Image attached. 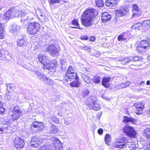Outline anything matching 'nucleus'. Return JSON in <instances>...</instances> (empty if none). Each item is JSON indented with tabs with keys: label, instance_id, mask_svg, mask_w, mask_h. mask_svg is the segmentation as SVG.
I'll return each mask as SVG.
<instances>
[{
	"label": "nucleus",
	"instance_id": "f257e3e1",
	"mask_svg": "<svg viewBox=\"0 0 150 150\" xmlns=\"http://www.w3.org/2000/svg\"><path fill=\"white\" fill-rule=\"evenodd\" d=\"M19 16L22 17L21 22L25 24L32 21L35 16L33 13L30 11H23L12 8L9 9L4 14L3 18L6 21H7L9 18Z\"/></svg>",
	"mask_w": 150,
	"mask_h": 150
},
{
	"label": "nucleus",
	"instance_id": "f03ea898",
	"mask_svg": "<svg viewBox=\"0 0 150 150\" xmlns=\"http://www.w3.org/2000/svg\"><path fill=\"white\" fill-rule=\"evenodd\" d=\"M95 10L89 8L86 10L82 13L81 18L82 24L86 27L92 25V21L94 17Z\"/></svg>",
	"mask_w": 150,
	"mask_h": 150
},
{
	"label": "nucleus",
	"instance_id": "7ed1b4c3",
	"mask_svg": "<svg viewBox=\"0 0 150 150\" xmlns=\"http://www.w3.org/2000/svg\"><path fill=\"white\" fill-rule=\"evenodd\" d=\"M52 144H46L38 149V150H62V146L59 141Z\"/></svg>",
	"mask_w": 150,
	"mask_h": 150
},
{
	"label": "nucleus",
	"instance_id": "20e7f679",
	"mask_svg": "<svg viewBox=\"0 0 150 150\" xmlns=\"http://www.w3.org/2000/svg\"><path fill=\"white\" fill-rule=\"evenodd\" d=\"M40 25L38 23H30L27 27L28 33L30 35L36 34L40 29Z\"/></svg>",
	"mask_w": 150,
	"mask_h": 150
},
{
	"label": "nucleus",
	"instance_id": "39448f33",
	"mask_svg": "<svg viewBox=\"0 0 150 150\" xmlns=\"http://www.w3.org/2000/svg\"><path fill=\"white\" fill-rule=\"evenodd\" d=\"M76 69L72 66H70L69 67L68 69L67 72L66 76L64 77V80L66 81H68V80L71 81L72 79H75L76 73H75Z\"/></svg>",
	"mask_w": 150,
	"mask_h": 150
},
{
	"label": "nucleus",
	"instance_id": "423d86ee",
	"mask_svg": "<svg viewBox=\"0 0 150 150\" xmlns=\"http://www.w3.org/2000/svg\"><path fill=\"white\" fill-rule=\"evenodd\" d=\"M12 112L11 119L12 120H15L19 119L23 114L22 110L19 109L18 106H15L13 108Z\"/></svg>",
	"mask_w": 150,
	"mask_h": 150
},
{
	"label": "nucleus",
	"instance_id": "0eeeda50",
	"mask_svg": "<svg viewBox=\"0 0 150 150\" xmlns=\"http://www.w3.org/2000/svg\"><path fill=\"white\" fill-rule=\"evenodd\" d=\"M86 104L90 109L94 110L97 111L100 109V106L96 99H91Z\"/></svg>",
	"mask_w": 150,
	"mask_h": 150
},
{
	"label": "nucleus",
	"instance_id": "6e6552de",
	"mask_svg": "<svg viewBox=\"0 0 150 150\" xmlns=\"http://www.w3.org/2000/svg\"><path fill=\"white\" fill-rule=\"evenodd\" d=\"M13 143L14 147L17 149L18 150H20L23 148L25 144V142L23 140L19 137L16 138Z\"/></svg>",
	"mask_w": 150,
	"mask_h": 150
},
{
	"label": "nucleus",
	"instance_id": "1a4fd4ad",
	"mask_svg": "<svg viewBox=\"0 0 150 150\" xmlns=\"http://www.w3.org/2000/svg\"><path fill=\"white\" fill-rule=\"evenodd\" d=\"M123 130L124 132L129 137H133L136 134L134 128L129 125L125 126L123 128Z\"/></svg>",
	"mask_w": 150,
	"mask_h": 150
},
{
	"label": "nucleus",
	"instance_id": "9d476101",
	"mask_svg": "<svg viewBox=\"0 0 150 150\" xmlns=\"http://www.w3.org/2000/svg\"><path fill=\"white\" fill-rule=\"evenodd\" d=\"M43 142L42 139L34 137L32 138L30 144L32 147H37Z\"/></svg>",
	"mask_w": 150,
	"mask_h": 150
},
{
	"label": "nucleus",
	"instance_id": "9b49d317",
	"mask_svg": "<svg viewBox=\"0 0 150 150\" xmlns=\"http://www.w3.org/2000/svg\"><path fill=\"white\" fill-rule=\"evenodd\" d=\"M115 11L116 16L119 17L126 15L128 12V9L125 6H121L119 9L115 10Z\"/></svg>",
	"mask_w": 150,
	"mask_h": 150
},
{
	"label": "nucleus",
	"instance_id": "f8f14e48",
	"mask_svg": "<svg viewBox=\"0 0 150 150\" xmlns=\"http://www.w3.org/2000/svg\"><path fill=\"white\" fill-rule=\"evenodd\" d=\"M57 66V63L56 61L53 60L49 63L47 62V64L44 65L43 67L44 69H48L49 70L55 69Z\"/></svg>",
	"mask_w": 150,
	"mask_h": 150
},
{
	"label": "nucleus",
	"instance_id": "ddd939ff",
	"mask_svg": "<svg viewBox=\"0 0 150 150\" xmlns=\"http://www.w3.org/2000/svg\"><path fill=\"white\" fill-rule=\"evenodd\" d=\"M44 124L42 122H38L36 121L33 122L30 126V128L31 129L33 128H37V131L38 132L42 131L44 128Z\"/></svg>",
	"mask_w": 150,
	"mask_h": 150
},
{
	"label": "nucleus",
	"instance_id": "4468645a",
	"mask_svg": "<svg viewBox=\"0 0 150 150\" xmlns=\"http://www.w3.org/2000/svg\"><path fill=\"white\" fill-rule=\"evenodd\" d=\"M59 48V49L53 45H50L47 47V50L50 52L51 54L53 56H57L60 50Z\"/></svg>",
	"mask_w": 150,
	"mask_h": 150
},
{
	"label": "nucleus",
	"instance_id": "2eb2a0df",
	"mask_svg": "<svg viewBox=\"0 0 150 150\" xmlns=\"http://www.w3.org/2000/svg\"><path fill=\"white\" fill-rule=\"evenodd\" d=\"M118 0H107L105 2L106 6L112 8L117 6L118 4Z\"/></svg>",
	"mask_w": 150,
	"mask_h": 150
},
{
	"label": "nucleus",
	"instance_id": "dca6fc26",
	"mask_svg": "<svg viewBox=\"0 0 150 150\" xmlns=\"http://www.w3.org/2000/svg\"><path fill=\"white\" fill-rule=\"evenodd\" d=\"M16 42L17 45L20 47L25 46L27 45V41L25 40L22 36L18 37Z\"/></svg>",
	"mask_w": 150,
	"mask_h": 150
},
{
	"label": "nucleus",
	"instance_id": "f3484780",
	"mask_svg": "<svg viewBox=\"0 0 150 150\" xmlns=\"http://www.w3.org/2000/svg\"><path fill=\"white\" fill-rule=\"evenodd\" d=\"M130 33L129 32L124 33L120 35L118 37L117 40L119 41H126L129 38Z\"/></svg>",
	"mask_w": 150,
	"mask_h": 150
},
{
	"label": "nucleus",
	"instance_id": "a211bd4d",
	"mask_svg": "<svg viewBox=\"0 0 150 150\" xmlns=\"http://www.w3.org/2000/svg\"><path fill=\"white\" fill-rule=\"evenodd\" d=\"M38 59L40 62L42 64L44 67V65H46L48 61L47 57L45 55L40 54L38 56Z\"/></svg>",
	"mask_w": 150,
	"mask_h": 150
},
{
	"label": "nucleus",
	"instance_id": "6ab92c4d",
	"mask_svg": "<svg viewBox=\"0 0 150 150\" xmlns=\"http://www.w3.org/2000/svg\"><path fill=\"white\" fill-rule=\"evenodd\" d=\"M111 79V77L110 76H105L102 79V85L105 88H108L109 87L108 82L110 81Z\"/></svg>",
	"mask_w": 150,
	"mask_h": 150
},
{
	"label": "nucleus",
	"instance_id": "aec40b11",
	"mask_svg": "<svg viewBox=\"0 0 150 150\" xmlns=\"http://www.w3.org/2000/svg\"><path fill=\"white\" fill-rule=\"evenodd\" d=\"M111 18V15L107 12H104L102 15L101 19L104 23L110 20Z\"/></svg>",
	"mask_w": 150,
	"mask_h": 150
},
{
	"label": "nucleus",
	"instance_id": "412c9836",
	"mask_svg": "<svg viewBox=\"0 0 150 150\" xmlns=\"http://www.w3.org/2000/svg\"><path fill=\"white\" fill-rule=\"evenodd\" d=\"M20 28L19 26H18L15 23H13L11 25V27L10 30H9V32L10 33L14 34Z\"/></svg>",
	"mask_w": 150,
	"mask_h": 150
},
{
	"label": "nucleus",
	"instance_id": "4be33fe9",
	"mask_svg": "<svg viewBox=\"0 0 150 150\" xmlns=\"http://www.w3.org/2000/svg\"><path fill=\"white\" fill-rule=\"evenodd\" d=\"M143 46V45H141L140 44H139L137 48V51L139 52L143 53L149 49V48L146 47H144Z\"/></svg>",
	"mask_w": 150,
	"mask_h": 150
},
{
	"label": "nucleus",
	"instance_id": "5701e85b",
	"mask_svg": "<svg viewBox=\"0 0 150 150\" xmlns=\"http://www.w3.org/2000/svg\"><path fill=\"white\" fill-rule=\"evenodd\" d=\"M132 58L130 57H126L124 58L120 59L119 61L121 62V63L123 65L128 64V63L131 61Z\"/></svg>",
	"mask_w": 150,
	"mask_h": 150
},
{
	"label": "nucleus",
	"instance_id": "b1692460",
	"mask_svg": "<svg viewBox=\"0 0 150 150\" xmlns=\"http://www.w3.org/2000/svg\"><path fill=\"white\" fill-rule=\"evenodd\" d=\"M78 79V76L76 75L74 80L70 83L71 86L73 87H78L79 85V83Z\"/></svg>",
	"mask_w": 150,
	"mask_h": 150
},
{
	"label": "nucleus",
	"instance_id": "393cba45",
	"mask_svg": "<svg viewBox=\"0 0 150 150\" xmlns=\"http://www.w3.org/2000/svg\"><path fill=\"white\" fill-rule=\"evenodd\" d=\"M134 105L137 109L138 111H142L144 109V104L142 102H137Z\"/></svg>",
	"mask_w": 150,
	"mask_h": 150
},
{
	"label": "nucleus",
	"instance_id": "a878e982",
	"mask_svg": "<svg viewBox=\"0 0 150 150\" xmlns=\"http://www.w3.org/2000/svg\"><path fill=\"white\" fill-rule=\"evenodd\" d=\"M7 89L8 93H11L15 88V85L13 83H9L6 84Z\"/></svg>",
	"mask_w": 150,
	"mask_h": 150
},
{
	"label": "nucleus",
	"instance_id": "bb28decb",
	"mask_svg": "<svg viewBox=\"0 0 150 150\" xmlns=\"http://www.w3.org/2000/svg\"><path fill=\"white\" fill-rule=\"evenodd\" d=\"M139 44L141 45H143L144 47H146L149 48L150 44L149 40H144L141 41Z\"/></svg>",
	"mask_w": 150,
	"mask_h": 150
},
{
	"label": "nucleus",
	"instance_id": "cd10ccee",
	"mask_svg": "<svg viewBox=\"0 0 150 150\" xmlns=\"http://www.w3.org/2000/svg\"><path fill=\"white\" fill-rule=\"evenodd\" d=\"M140 11V9L136 5H134L133 7V16L135 17L137 14L138 12Z\"/></svg>",
	"mask_w": 150,
	"mask_h": 150
},
{
	"label": "nucleus",
	"instance_id": "c85d7f7f",
	"mask_svg": "<svg viewBox=\"0 0 150 150\" xmlns=\"http://www.w3.org/2000/svg\"><path fill=\"white\" fill-rule=\"evenodd\" d=\"M50 129L51 133H56L58 132V129L57 127L53 124L51 125Z\"/></svg>",
	"mask_w": 150,
	"mask_h": 150
},
{
	"label": "nucleus",
	"instance_id": "c756f323",
	"mask_svg": "<svg viewBox=\"0 0 150 150\" xmlns=\"http://www.w3.org/2000/svg\"><path fill=\"white\" fill-rule=\"evenodd\" d=\"M81 77L83 81L87 83H89L91 80L89 77L84 74L81 75Z\"/></svg>",
	"mask_w": 150,
	"mask_h": 150
},
{
	"label": "nucleus",
	"instance_id": "7c9ffc66",
	"mask_svg": "<svg viewBox=\"0 0 150 150\" xmlns=\"http://www.w3.org/2000/svg\"><path fill=\"white\" fill-rule=\"evenodd\" d=\"M135 120L132 117H129L126 116L124 117V119L123 120V122H131L132 123L134 122Z\"/></svg>",
	"mask_w": 150,
	"mask_h": 150
},
{
	"label": "nucleus",
	"instance_id": "2f4dec72",
	"mask_svg": "<svg viewBox=\"0 0 150 150\" xmlns=\"http://www.w3.org/2000/svg\"><path fill=\"white\" fill-rule=\"evenodd\" d=\"M101 78L99 76L96 75L94 76L93 79V82L95 83H100Z\"/></svg>",
	"mask_w": 150,
	"mask_h": 150
},
{
	"label": "nucleus",
	"instance_id": "473e14b6",
	"mask_svg": "<svg viewBox=\"0 0 150 150\" xmlns=\"http://www.w3.org/2000/svg\"><path fill=\"white\" fill-rule=\"evenodd\" d=\"M96 6L98 7H102L104 5L103 0H96Z\"/></svg>",
	"mask_w": 150,
	"mask_h": 150
},
{
	"label": "nucleus",
	"instance_id": "72a5a7b5",
	"mask_svg": "<svg viewBox=\"0 0 150 150\" xmlns=\"http://www.w3.org/2000/svg\"><path fill=\"white\" fill-rule=\"evenodd\" d=\"M111 138L110 135L108 134H107L105 137V141L106 143L107 144H109V142H110Z\"/></svg>",
	"mask_w": 150,
	"mask_h": 150
},
{
	"label": "nucleus",
	"instance_id": "f704fd0d",
	"mask_svg": "<svg viewBox=\"0 0 150 150\" xmlns=\"http://www.w3.org/2000/svg\"><path fill=\"white\" fill-rule=\"evenodd\" d=\"M39 18L42 22H46L47 20V17L44 14H41L39 17Z\"/></svg>",
	"mask_w": 150,
	"mask_h": 150
},
{
	"label": "nucleus",
	"instance_id": "c9c22d12",
	"mask_svg": "<svg viewBox=\"0 0 150 150\" xmlns=\"http://www.w3.org/2000/svg\"><path fill=\"white\" fill-rule=\"evenodd\" d=\"M116 147L120 148H124L125 146V145L122 143L120 142V141H117L116 143Z\"/></svg>",
	"mask_w": 150,
	"mask_h": 150
},
{
	"label": "nucleus",
	"instance_id": "e433bc0d",
	"mask_svg": "<svg viewBox=\"0 0 150 150\" xmlns=\"http://www.w3.org/2000/svg\"><path fill=\"white\" fill-rule=\"evenodd\" d=\"M144 135L145 137L150 135V128H147L144 131Z\"/></svg>",
	"mask_w": 150,
	"mask_h": 150
},
{
	"label": "nucleus",
	"instance_id": "4c0bfd02",
	"mask_svg": "<svg viewBox=\"0 0 150 150\" xmlns=\"http://www.w3.org/2000/svg\"><path fill=\"white\" fill-rule=\"evenodd\" d=\"M143 24L144 26L150 28V20H145L143 21Z\"/></svg>",
	"mask_w": 150,
	"mask_h": 150
},
{
	"label": "nucleus",
	"instance_id": "58836bf2",
	"mask_svg": "<svg viewBox=\"0 0 150 150\" xmlns=\"http://www.w3.org/2000/svg\"><path fill=\"white\" fill-rule=\"evenodd\" d=\"M44 83L46 84L51 85H53V82L52 80L47 78V79L45 80Z\"/></svg>",
	"mask_w": 150,
	"mask_h": 150
},
{
	"label": "nucleus",
	"instance_id": "ea45409f",
	"mask_svg": "<svg viewBox=\"0 0 150 150\" xmlns=\"http://www.w3.org/2000/svg\"><path fill=\"white\" fill-rule=\"evenodd\" d=\"M90 93V91L88 89H86L84 90L82 92V95L84 97H85L87 96Z\"/></svg>",
	"mask_w": 150,
	"mask_h": 150
},
{
	"label": "nucleus",
	"instance_id": "a19ab883",
	"mask_svg": "<svg viewBox=\"0 0 150 150\" xmlns=\"http://www.w3.org/2000/svg\"><path fill=\"white\" fill-rule=\"evenodd\" d=\"M16 93L15 92H13L11 94H8L7 95V98L8 99H10L11 98L14 99Z\"/></svg>",
	"mask_w": 150,
	"mask_h": 150
},
{
	"label": "nucleus",
	"instance_id": "79ce46f5",
	"mask_svg": "<svg viewBox=\"0 0 150 150\" xmlns=\"http://www.w3.org/2000/svg\"><path fill=\"white\" fill-rule=\"evenodd\" d=\"M10 128V127L9 126L8 127L4 126L3 127H0V131L1 132L4 131V132H7L8 131H6V130L7 129H9Z\"/></svg>",
	"mask_w": 150,
	"mask_h": 150
},
{
	"label": "nucleus",
	"instance_id": "37998d69",
	"mask_svg": "<svg viewBox=\"0 0 150 150\" xmlns=\"http://www.w3.org/2000/svg\"><path fill=\"white\" fill-rule=\"evenodd\" d=\"M48 1L50 5H52L57 3H59L60 0H48Z\"/></svg>",
	"mask_w": 150,
	"mask_h": 150
},
{
	"label": "nucleus",
	"instance_id": "c03bdc74",
	"mask_svg": "<svg viewBox=\"0 0 150 150\" xmlns=\"http://www.w3.org/2000/svg\"><path fill=\"white\" fill-rule=\"evenodd\" d=\"M38 78L41 81H42L44 82L45 80L47 79V77L42 74Z\"/></svg>",
	"mask_w": 150,
	"mask_h": 150
},
{
	"label": "nucleus",
	"instance_id": "a18cd8bd",
	"mask_svg": "<svg viewBox=\"0 0 150 150\" xmlns=\"http://www.w3.org/2000/svg\"><path fill=\"white\" fill-rule=\"evenodd\" d=\"M117 87L118 89H121L126 87L125 84L124 83H122L117 85Z\"/></svg>",
	"mask_w": 150,
	"mask_h": 150
},
{
	"label": "nucleus",
	"instance_id": "49530a36",
	"mask_svg": "<svg viewBox=\"0 0 150 150\" xmlns=\"http://www.w3.org/2000/svg\"><path fill=\"white\" fill-rule=\"evenodd\" d=\"M130 58H132L131 60L133 61H138L141 59V58L139 57L135 56L133 57H130Z\"/></svg>",
	"mask_w": 150,
	"mask_h": 150
},
{
	"label": "nucleus",
	"instance_id": "de8ad7c7",
	"mask_svg": "<svg viewBox=\"0 0 150 150\" xmlns=\"http://www.w3.org/2000/svg\"><path fill=\"white\" fill-rule=\"evenodd\" d=\"M4 23V22L3 21H0V30H4V25L3 23Z\"/></svg>",
	"mask_w": 150,
	"mask_h": 150
},
{
	"label": "nucleus",
	"instance_id": "09e8293b",
	"mask_svg": "<svg viewBox=\"0 0 150 150\" xmlns=\"http://www.w3.org/2000/svg\"><path fill=\"white\" fill-rule=\"evenodd\" d=\"M138 27V30H140L142 29V26L143 25V22L141 23H137Z\"/></svg>",
	"mask_w": 150,
	"mask_h": 150
},
{
	"label": "nucleus",
	"instance_id": "8fccbe9b",
	"mask_svg": "<svg viewBox=\"0 0 150 150\" xmlns=\"http://www.w3.org/2000/svg\"><path fill=\"white\" fill-rule=\"evenodd\" d=\"M72 24L77 27H79V25L78 21L76 20H74L73 21Z\"/></svg>",
	"mask_w": 150,
	"mask_h": 150
},
{
	"label": "nucleus",
	"instance_id": "3c124183",
	"mask_svg": "<svg viewBox=\"0 0 150 150\" xmlns=\"http://www.w3.org/2000/svg\"><path fill=\"white\" fill-rule=\"evenodd\" d=\"M51 119L55 123L57 124L59 123V120L57 118L54 117H51Z\"/></svg>",
	"mask_w": 150,
	"mask_h": 150
},
{
	"label": "nucleus",
	"instance_id": "603ef678",
	"mask_svg": "<svg viewBox=\"0 0 150 150\" xmlns=\"http://www.w3.org/2000/svg\"><path fill=\"white\" fill-rule=\"evenodd\" d=\"M34 72V73L38 76V78L42 74L40 71L37 70H35Z\"/></svg>",
	"mask_w": 150,
	"mask_h": 150
},
{
	"label": "nucleus",
	"instance_id": "864d4df0",
	"mask_svg": "<svg viewBox=\"0 0 150 150\" xmlns=\"http://www.w3.org/2000/svg\"><path fill=\"white\" fill-rule=\"evenodd\" d=\"M5 110L4 107H1V108H0V114L1 115L3 114Z\"/></svg>",
	"mask_w": 150,
	"mask_h": 150
},
{
	"label": "nucleus",
	"instance_id": "5fc2aeb1",
	"mask_svg": "<svg viewBox=\"0 0 150 150\" xmlns=\"http://www.w3.org/2000/svg\"><path fill=\"white\" fill-rule=\"evenodd\" d=\"M138 27L137 23L132 25V29H133L138 30Z\"/></svg>",
	"mask_w": 150,
	"mask_h": 150
},
{
	"label": "nucleus",
	"instance_id": "6e6d98bb",
	"mask_svg": "<svg viewBox=\"0 0 150 150\" xmlns=\"http://www.w3.org/2000/svg\"><path fill=\"white\" fill-rule=\"evenodd\" d=\"M4 37L3 34V30H0V39H2Z\"/></svg>",
	"mask_w": 150,
	"mask_h": 150
},
{
	"label": "nucleus",
	"instance_id": "4d7b16f0",
	"mask_svg": "<svg viewBox=\"0 0 150 150\" xmlns=\"http://www.w3.org/2000/svg\"><path fill=\"white\" fill-rule=\"evenodd\" d=\"M81 38L82 40H86L88 39V37L86 35H84L81 36Z\"/></svg>",
	"mask_w": 150,
	"mask_h": 150
},
{
	"label": "nucleus",
	"instance_id": "13d9d810",
	"mask_svg": "<svg viewBox=\"0 0 150 150\" xmlns=\"http://www.w3.org/2000/svg\"><path fill=\"white\" fill-rule=\"evenodd\" d=\"M98 133L100 135H102L103 133V129L101 128L99 129L98 131Z\"/></svg>",
	"mask_w": 150,
	"mask_h": 150
},
{
	"label": "nucleus",
	"instance_id": "bf43d9fd",
	"mask_svg": "<svg viewBox=\"0 0 150 150\" xmlns=\"http://www.w3.org/2000/svg\"><path fill=\"white\" fill-rule=\"evenodd\" d=\"M142 111H138L137 109L135 111V112L137 115H139L142 113Z\"/></svg>",
	"mask_w": 150,
	"mask_h": 150
},
{
	"label": "nucleus",
	"instance_id": "052dcab7",
	"mask_svg": "<svg viewBox=\"0 0 150 150\" xmlns=\"http://www.w3.org/2000/svg\"><path fill=\"white\" fill-rule=\"evenodd\" d=\"M102 97L106 99V100H110V98H108V97H105L104 96V95H102Z\"/></svg>",
	"mask_w": 150,
	"mask_h": 150
},
{
	"label": "nucleus",
	"instance_id": "680f3d73",
	"mask_svg": "<svg viewBox=\"0 0 150 150\" xmlns=\"http://www.w3.org/2000/svg\"><path fill=\"white\" fill-rule=\"evenodd\" d=\"M95 39V37H94L93 36L91 37L90 38V40L92 41H94Z\"/></svg>",
	"mask_w": 150,
	"mask_h": 150
},
{
	"label": "nucleus",
	"instance_id": "e2e57ef3",
	"mask_svg": "<svg viewBox=\"0 0 150 150\" xmlns=\"http://www.w3.org/2000/svg\"><path fill=\"white\" fill-rule=\"evenodd\" d=\"M130 82L129 81H127L125 82V87H126L127 86H128L129 85V84Z\"/></svg>",
	"mask_w": 150,
	"mask_h": 150
},
{
	"label": "nucleus",
	"instance_id": "0e129e2a",
	"mask_svg": "<svg viewBox=\"0 0 150 150\" xmlns=\"http://www.w3.org/2000/svg\"><path fill=\"white\" fill-rule=\"evenodd\" d=\"M4 103L0 102V108H1V107H4Z\"/></svg>",
	"mask_w": 150,
	"mask_h": 150
},
{
	"label": "nucleus",
	"instance_id": "69168bd1",
	"mask_svg": "<svg viewBox=\"0 0 150 150\" xmlns=\"http://www.w3.org/2000/svg\"><path fill=\"white\" fill-rule=\"evenodd\" d=\"M3 53L1 50H0V57H2L3 56Z\"/></svg>",
	"mask_w": 150,
	"mask_h": 150
},
{
	"label": "nucleus",
	"instance_id": "338daca9",
	"mask_svg": "<svg viewBox=\"0 0 150 150\" xmlns=\"http://www.w3.org/2000/svg\"><path fill=\"white\" fill-rule=\"evenodd\" d=\"M146 138L148 141L150 142V135L149 136H146Z\"/></svg>",
	"mask_w": 150,
	"mask_h": 150
},
{
	"label": "nucleus",
	"instance_id": "774afa93",
	"mask_svg": "<svg viewBox=\"0 0 150 150\" xmlns=\"http://www.w3.org/2000/svg\"><path fill=\"white\" fill-rule=\"evenodd\" d=\"M147 148L148 150H150V144L148 145Z\"/></svg>",
	"mask_w": 150,
	"mask_h": 150
}]
</instances>
